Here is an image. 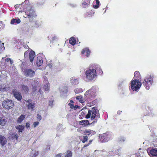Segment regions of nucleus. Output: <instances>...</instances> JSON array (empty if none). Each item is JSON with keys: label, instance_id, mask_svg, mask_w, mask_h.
<instances>
[{"label": "nucleus", "instance_id": "obj_28", "mask_svg": "<svg viewBox=\"0 0 157 157\" xmlns=\"http://www.w3.org/2000/svg\"><path fill=\"white\" fill-rule=\"evenodd\" d=\"M76 99L79 101V102L81 103H83L84 102V101L83 100L82 96L80 95L76 97Z\"/></svg>", "mask_w": 157, "mask_h": 157}, {"label": "nucleus", "instance_id": "obj_30", "mask_svg": "<svg viewBox=\"0 0 157 157\" xmlns=\"http://www.w3.org/2000/svg\"><path fill=\"white\" fill-rule=\"evenodd\" d=\"M21 87L22 88V89L25 92H28L29 90V89L28 87L25 85H21Z\"/></svg>", "mask_w": 157, "mask_h": 157}, {"label": "nucleus", "instance_id": "obj_21", "mask_svg": "<svg viewBox=\"0 0 157 157\" xmlns=\"http://www.w3.org/2000/svg\"><path fill=\"white\" fill-rule=\"evenodd\" d=\"M27 106L28 109H31L32 111H33L35 107V104L34 103L31 102L27 105Z\"/></svg>", "mask_w": 157, "mask_h": 157}, {"label": "nucleus", "instance_id": "obj_33", "mask_svg": "<svg viewBox=\"0 0 157 157\" xmlns=\"http://www.w3.org/2000/svg\"><path fill=\"white\" fill-rule=\"evenodd\" d=\"M72 153L71 151L68 150L67 151V154L65 156V157H72Z\"/></svg>", "mask_w": 157, "mask_h": 157}, {"label": "nucleus", "instance_id": "obj_7", "mask_svg": "<svg viewBox=\"0 0 157 157\" xmlns=\"http://www.w3.org/2000/svg\"><path fill=\"white\" fill-rule=\"evenodd\" d=\"M2 105L5 109H9L13 107L14 103L11 100L7 99L3 102Z\"/></svg>", "mask_w": 157, "mask_h": 157}, {"label": "nucleus", "instance_id": "obj_40", "mask_svg": "<svg viewBox=\"0 0 157 157\" xmlns=\"http://www.w3.org/2000/svg\"><path fill=\"white\" fill-rule=\"evenodd\" d=\"M30 124L29 123V122H28L26 123V125H25V126L27 128H28L30 127Z\"/></svg>", "mask_w": 157, "mask_h": 157}, {"label": "nucleus", "instance_id": "obj_27", "mask_svg": "<svg viewBox=\"0 0 157 157\" xmlns=\"http://www.w3.org/2000/svg\"><path fill=\"white\" fill-rule=\"evenodd\" d=\"M140 73L138 71H136L134 74V78H136V79H139L138 78H140Z\"/></svg>", "mask_w": 157, "mask_h": 157}, {"label": "nucleus", "instance_id": "obj_39", "mask_svg": "<svg viewBox=\"0 0 157 157\" xmlns=\"http://www.w3.org/2000/svg\"><path fill=\"white\" fill-rule=\"evenodd\" d=\"M68 105L70 106V108L71 109H73L74 108V105L73 104H71V103H69L68 104Z\"/></svg>", "mask_w": 157, "mask_h": 157}, {"label": "nucleus", "instance_id": "obj_26", "mask_svg": "<svg viewBox=\"0 0 157 157\" xmlns=\"http://www.w3.org/2000/svg\"><path fill=\"white\" fill-rule=\"evenodd\" d=\"M69 43L72 45H74L76 44V41L75 38L74 37L70 38L69 40Z\"/></svg>", "mask_w": 157, "mask_h": 157}, {"label": "nucleus", "instance_id": "obj_13", "mask_svg": "<svg viewBox=\"0 0 157 157\" xmlns=\"http://www.w3.org/2000/svg\"><path fill=\"white\" fill-rule=\"evenodd\" d=\"M7 142L6 138L2 135H0V144L3 147L6 144Z\"/></svg>", "mask_w": 157, "mask_h": 157}, {"label": "nucleus", "instance_id": "obj_22", "mask_svg": "<svg viewBox=\"0 0 157 157\" xmlns=\"http://www.w3.org/2000/svg\"><path fill=\"white\" fill-rule=\"evenodd\" d=\"M21 22L20 20L18 19L13 18L11 20L10 22L11 24H14L16 23L19 24Z\"/></svg>", "mask_w": 157, "mask_h": 157}, {"label": "nucleus", "instance_id": "obj_16", "mask_svg": "<svg viewBox=\"0 0 157 157\" xmlns=\"http://www.w3.org/2000/svg\"><path fill=\"white\" fill-rule=\"evenodd\" d=\"M70 81L71 84L72 85H76L79 82V79L78 78H75V77L71 78Z\"/></svg>", "mask_w": 157, "mask_h": 157}, {"label": "nucleus", "instance_id": "obj_53", "mask_svg": "<svg viewBox=\"0 0 157 157\" xmlns=\"http://www.w3.org/2000/svg\"><path fill=\"white\" fill-rule=\"evenodd\" d=\"M56 157H61V155L60 154H58L56 155Z\"/></svg>", "mask_w": 157, "mask_h": 157}, {"label": "nucleus", "instance_id": "obj_35", "mask_svg": "<svg viewBox=\"0 0 157 157\" xmlns=\"http://www.w3.org/2000/svg\"><path fill=\"white\" fill-rule=\"evenodd\" d=\"M88 138L87 136H83V140L82 141V142L83 143H85L86 141L87 140Z\"/></svg>", "mask_w": 157, "mask_h": 157}, {"label": "nucleus", "instance_id": "obj_6", "mask_svg": "<svg viewBox=\"0 0 157 157\" xmlns=\"http://www.w3.org/2000/svg\"><path fill=\"white\" fill-rule=\"evenodd\" d=\"M153 82V77L151 75L146 77L143 82V84L145 87L146 89H149L150 86Z\"/></svg>", "mask_w": 157, "mask_h": 157}, {"label": "nucleus", "instance_id": "obj_36", "mask_svg": "<svg viewBox=\"0 0 157 157\" xmlns=\"http://www.w3.org/2000/svg\"><path fill=\"white\" fill-rule=\"evenodd\" d=\"M39 122L38 121L35 122L33 124V126L34 127H36V126L38 125Z\"/></svg>", "mask_w": 157, "mask_h": 157}, {"label": "nucleus", "instance_id": "obj_5", "mask_svg": "<svg viewBox=\"0 0 157 157\" xmlns=\"http://www.w3.org/2000/svg\"><path fill=\"white\" fill-rule=\"evenodd\" d=\"M131 88L133 91H137L140 88L142 84L139 79H135L131 82Z\"/></svg>", "mask_w": 157, "mask_h": 157}, {"label": "nucleus", "instance_id": "obj_60", "mask_svg": "<svg viewBox=\"0 0 157 157\" xmlns=\"http://www.w3.org/2000/svg\"><path fill=\"white\" fill-rule=\"evenodd\" d=\"M87 101H88V100H87ZM89 101V100L88 101V102H90V101Z\"/></svg>", "mask_w": 157, "mask_h": 157}, {"label": "nucleus", "instance_id": "obj_18", "mask_svg": "<svg viewBox=\"0 0 157 157\" xmlns=\"http://www.w3.org/2000/svg\"><path fill=\"white\" fill-rule=\"evenodd\" d=\"M90 0H83V2L82 3V6L83 8H86L88 6L90 3Z\"/></svg>", "mask_w": 157, "mask_h": 157}, {"label": "nucleus", "instance_id": "obj_45", "mask_svg": "<svg viewBox=\"0 0 157 157\" xmlns=\"http://www.w3.org/2000/svg\"><path fill=\"white\" fill-rule=\"evenodd\" d=\"M35 26L36 28H38L39 27L38 24L37 22H35Z\"/></svg>", "mask_w": 157, "mask_h": 157}, {"label": "nucleus", "instance_id": "obj_17", "mask_svg": "<svg viewBox=\"0 0 157 157\" xmlns=\"http://www.w3.org/2000/svg\"><path fill=\"white\" fill-rule=\"evenodd\" d=\"M25 126L23 125H18L16 127V128L18 130L19 133L22 132Z\"/></svg>", "mask_w": 157, "mask_h": 157}, {"label": "nucleus", "instance_id": "obj_4", "mask_svg": "<svg viewBox=\"0 0 157 157\" xmlns=\"http://www.w3.org/2000/svg\"><path fill=\"white\" fill-rule=\"evenodd\" d=\"M111 134L108 132L99 135V138L101 143H105L108 142L112 138Z\"/></svg>", "mask_w": 157, "mask_h": 157}, {"label": "nucleus", "instance_id": "obj_61", "mask_svg": "<svg viewBox=\"0 0 157 157\" xmlns=\"http://www.w3.org/2000/svg\"><path fill=\"white\" fill-rule=\"evenodd\" d=\"M87 101H88V100H87ZM89 101V100L88 101V102H90V101Z\"/></svg>", "mask_w": 157, "mask_h": 157}, {"label": "nucleus", "instance_id": "obj_52", "mask_svg": "<svg viewBox=\"0 0 157 157\" xmlns=\"http://www.w3.org/2000/svg\"><path fill=\"white\" fill-rule=\"evenodd\" d=\"M9 61H10V63L11 64H12L13 63V61L12 60H11L10 59V60Z\"/></svg>", "mask_w": 157, "mask_h": 157}, {"label": "nucleus", "instance_id": "obj_2", "mask_svg": "<svg viewBox=\"0 0 157 157\" xmlns=\"http://www.w3.org/2000/svg\"><path fill=\"white\" fill-rule=\"evenodd\" d=\"M97 91V88L95 86H92L91 89L87 90L85 93L84 96L86 98L88 101L92 100L96 96Z\"/></svg>", "mask_w": 157, "mask_h": 157}, {"label": "nucleus", "instance_id": "obj_58", "mask_svg": "<svg viewBox=\"0 0 157 157\" xmlns=\"http://www.w3.org/2000/svg\"><path fill=\"white\" fill-rule=\"evenodd\" d=\"M55 38H56L55 37H53V38H52L53 40L54 39H55Z\"/></svg>", "mask_w": 157, "mask_h": 157}, {"label": "nucleus", "instance_id": "obj_47", "mask_svg": "<svg viewBox=\"0 0 157 157\" xmlns=\"http://www.w3.org/2000/svg\"><path fill=\"white\" fill-rule=\"evenodd\" d=\"M27 103H30L32 102V100L31 99H29L28 100L25 101Z\"/></svg>", "mask_w": 157, "mask_h": 157}, {"label": "nucleus", "instance_id": "obj_49", "mask_svg": "<svg viewBox=\"0 0 157 157\" xmlns=\"http://www.w3.org/2000/svg\"><path fill=\"white\" fill-rule=\"evenodd\" d=\"M85 113L83 111H82L81 113V115L83 116H84V115H85Z\"/></svg>", "mask_w": 157, "mask_h": 157}, {"label": "nucleus", "instance_id": "obj_44", "mask_svg": "<svg viewBox=\"0 0 157 157\" xmlns=\"http://www.w3.org/2000/svg\"><path fill=\"white\" fill-rule=\"evenodd\" d=\"M92 141H93V140H89V143L88 144L86 145H85V147L87 146L88 145H89L91 144V143L92 142Z\"/></svg>", "mask_w": 157, "mask_h": 157}, {"label": "nucleus", "instance_id": "obj_9", "mask_svg": "<svg viewBox=\"0 0 157 157\" xmlns=\"http://www.w3.org/2000/svg\"><path fill=\"white\" fill-rule=\"evenodd\" d=\"M23 72L24 75L26 77H33L35 74L34 71L30 69L27 68L25 69Z\"/></svg>", "mask_w": 157, "mask_h": 157}, {"label": "nucleus", "instance_id": "obj_1", "mask_svg": "<svg viewBox=\"0 0 157 157\" xmlns=\"http://www.w3.org/2000/svg\"><path fill=\"white\" fill-rule=\"evenodd\" d=\"M100 116L99 110L97 107L94 106L92 107L91 110L88 111V113L86 115L85 117L87 119L91 117V120L93 121L91 124H93L97 122Z\"/></svg>", "mask_w": 157, "mask_h": 157}, {"label": "nucleus", "instance_id": "obj_55", "mask_svg": "<svg viewBox=\"0 0 157 157\" xmlns=\"http://www.w3.org/2000/svg\"><path fill=\"white\" fill-rule=\"evenodd\" d=\"M48 66H49L50 67H52V64H50V63L48 64Z\"/></svg>", "mask_w": 157, "mask_h": 157}, {"label": "nucleus", "instance_id": "obj_41", "mask_svg": "<svg viewBox=\"0 0 157 157\" xmlns=\"http://www.w3.org/2000/svg\"><path fill=\"white\" fill-rule=\"evenodd\" d=\"M53 101H50L49 102V105L52 106L53 105Z\"/></svg>", "mask_w": 157, "mask_h": 157}, {"label": "nucleus", "instance_id": "obj_51", "mask_svg": "<svg viewBox=\"0 0 157 157\" xmlns=\"http://www.w3.org/2000/svg\"><path fill=\"white\" fill-rule=\"evenodd\" d=\"M10 60V58H7L5 59V61L8 62Z\"/></svg>", "mask_w": 157, "mask_h": 157}, {"label": "nucleus", "instance_id": "obj_8", "mask_svg": "<svg viewBox=\"0 0 157 157\" xmlns=\"http://www.w3.org/2000/svg\"><path fill=\"white\" fill-rule=\"evenodd\" d=\"M25 13L27 15V17L29 19H33L37 16L35 11L31 8L29 9L26 10Z\"/></svg>", "mask_w": 157, "mask_h": 157}, {"label": "nucleus", "instance_id": "obj_42", "mask_svg": "<svg viewBox=\"0 0 157 157\" xmlns=\"http://www.w3.org/2000/svg\"><path fill=\"white\" fill-rule=\"evenodd\" d=\"M24 3H25V4H27V5H28L29 4V0H25Z\"/></svg>", "mask_w": 157, "mask_h": 157}, {"label": "nucleus", "instance_id": "obj_19", "mask_svg": "<svg viewBox=\"0 0 157 157\" xmlns=\"http://www.w3.org/2000/svg\"><path fill=\"white\" fill-rule=\"evenodd\" d=\"M6 120L4 118L0 117V125L2 126H4L6 124Z\"/></svg>", "mask_w": 157, "mask_h": 157}, {"label": "nucleus", "instance_id": "obj_20", "mask_svg": "<svg viewBox=\"0 0 157 157\" xmlns=\"http://www.w3.org/2000/svg\"><path fill=\"white\" fill-rule=\"evenodd\" d=\"M80 125H87L90 124L89 121L88 120H82L79 122Z\"/></svg>", "mask_w": 157, "mask_h": 157}, {"label": "nucleus", "instance_id": "obj_57", "mask_svg": "<svg viewBox=\"0 0 157 157\" xmlns=\"http://www.w3.org/2000/svg\"><path fill=\"white\" fill-rule=\"evenodd\" d=\"M41 91V89H39V92H40Z\"/></svg>", "mask_w": 157, "mask_h": 157}, {"label": "nucleus", "instance_id": "obj_54", "mask_svg": "<svg viewBox=\"0 0 157 157\" xmlns=\"http://www.w3.org/2000/svg\"><path fill=\"white\" fill-rule=\"evenodd\" d=\"M70 103H71V104H72L73 103H74V101H73L72 100H70Z\"/></svg>", "mask_w": 157, "mask_h": 157}, {"label": "nucleus", "instance_id": "obj_15", "mask_svg": "<svg viewBox=\"0 0 157 157\" xmlns=\"http://www.w3.org/2000/svg\"><path fill=\"white\" fill-rule=\"evenodd\" d=\"M43 63L42 58L40 56H38L36 62V64L38 66H41Z\"/></svg>", "mask_w": 157, "mask_h": 157}, {"label": "nucleus", "instance_id": "obj_11", "mask_svg": "<svg viewBox=\"0 0 157 157\" xmlns=\"http://www.w3.org/2000/svg\"><path fill=\"white\" fill-rule=\"evenodd\" d=\"M84 133L86 135L91 136L92 135L95 134L96 133V132L95 131L89 129L85 130Z\"/></svg>", "mask_w": 157, "mask_h": 157}, {"label": "nucleus", "instance_id": "obj_3", "mask_svg": "<svg viewBox=\"0 0 157 157\" xmlns=\"http://www.w3.org/2000/svg\"><path fill=\"white\" fill-rule=\"evenodd\" d=\"M85 73L86 79L89 80H93L96 76V70L91 67H89Z\"/></svg>", "mask_w": 157, "mask_h": 157}, {"label": "nucleus", "instance_id": "obj_12", "mask_svg": "<svg viewBox=\"0 0 157 157\" xmlns=\"http://www.w3.org/2000/svg\"><path fill=\"white\" fill-rule=\"evenodd\" d=\"M85 53H86V56L88 57L90 55V51L89 49L88 48H84L81 52V53L82 54H84Z\"/></svg>", "mask_w": 157, "mask_h": 157}, {"label": "nucleus", "instance_id": "obj_23", "mask_svg": "<svg viewBox=\"0 0 157 157\" xmlns=\"http://www.w3.org/2000/svg\"><path fill=\"white\" fill-rule=\"evenodd\" d=\"M25 118V116L23 114H21L17 119V123H21L24 119Z\"/></svg>", "mask_w": 157, "mask_h": 157}, {"label": "nucleus", "instance_id": "obj_48", "mask_svg": "<svg viewBox=\"0 0 157 157\" xmlns=\"http://www.w3.org/2000/svg\"><path fill=\"white\" fill-rule=\"evenodd\" d=\"M79 107V106L77 105H75L74 107V109H75V110H76L77 108H78Z\"/></svg>", "mask_w": 157, "mask_h": 157}, {"label": "nucleus", "instance_id": "obj_10", "mask_svg": "<svg viewBox=\"0 0 157 157\" xmlns=\"http://www.w3.org/2000/svg\"><path fill=\"white\" fill-rule=\"evenodd\" d=\"M12 93L14 97L17 100L20 101L22 99V96L21 94L18 91H17L16 89H13L12 91Z\"/></svg>", "mask_w": 157, "mask_h": 157}, {"label": "nucleus", "instance_id": "obj_32", "mask_svg": "<svg viewBox=\"0 0 157 157\" xmlns=\"http://www.w3.org/2000/svg\"><path fill=\"white\" fill-rule=\"evenodd\" d=\"M74 91L75 93L76 94L81 93L83 91L82 89L80 88H76L75 89Z\"/></svg>", "mask_w": 157, "mask_h": 157}, {"label": "nucleus", "instance_id": "obj_37", "mask_svg": "<svg viewBox=\"0 0 157 157\" xmlns=\"http://www.w3.org/2000/svg\"><path fill=\"white\" fill-rule=\"evenodd\" d=\"M37 119L38 120L40 121L42 119V117L41 115H39V114H37Z\"/></svg>", "mask_w": 157, "mask_h": 157}, {"label": "nucleus", "instance_id": "obj_50", "mask_svg": "<svg viewBox=\"0 0 157 157\" xmlns=\"http://www.w3.org/2000/svg\"><path fill=\"white\" fill-rule=\"evenodd\" d=\"M154 144V146L155 147H157V141L155 142Z\"/></svg>", "mask_w": 157, "mask_h": 157}, {"label": "nucleus", "instance_id": "obj_59", "mask_svg": "<svg viewBox=\"0 0 157 157\" xmlns=\"http://www.w3.org/2000/svg\"><path fill=\"white\" fill-rule=\"evenodd\" d=\"M9 88H10V87H8V88H7V89H8V90H9Z\"/></svg>", "mask_w": 157, "mask_h": 157}, {"label": "nucleus", "instance_id": "obj_43", "mask_svg": "<svg viewBox=\"0 0 157 157\" xmlns=\"http://www.w3.org/2000/svg\"><path fill=\"white\" fill-rule=\"evenodd\" d=\"M98 71H99V74L100 75H101L103 73L102 70L101 69H99L98 70Z\"/></svg>", "mask_w": 157, "mask_h": 157}, {"label": "nucleus", "instance_id": "obj_38", "mask_svg": "<svg viewBox=\"0 0 157 157\" xmlns=\"http://www.w3.org/2000/svg\"><path fill=\"white\" fill-rule=\"evenodd\" d=\"M39 154L38 151L35 152L34 153V155L32 156V157H36Z\"/></svg>", "mask_w": 157, "mask_h": 157}, {"label": "nucleus", "instance_id": "obj_56", "mask_svg": "<svg viewBox=\"0 0 157 157\" xmlns=\"http://www.w3.org/2000/svg\"><path fill=\"white\" fill-rule=\"evenodd\" d=\"M15 8H17V5L15 6Z\"/></svg>", "mask_w": 157, "mask_h": 157}, {"label": "nucleus", "instance_id": "obj_46", "mask_svg": "<svg viewBox=\"0 0 157 157\" xmlns=\"http://www.w3.org/2000/svg\"><path fill=\"white\" fill-rule=\"evenodd\" d=\"M18 137V136L17 134H16L14 136V138H16L17 140V139Z\"/></svg>", "mask_w": 157, "mask_h": 157}, {"label": "nucleus", "instance_id": "obj_34", "mask_svg": "<svg viewBox=\"0 0 157 157\" xmlns=\"http://www.w3.org/2000/svg\"><path fill=\"white\" fill-rule=\"evenodd\" d=\"M29 52L28 51L25 52L24 53V56L25 58H28L29 55Z\"/></svg>", "mask_w": 157, "mask_h": 157}, {"label": "nucleus", "instance_id": "obj_14", "mask_svg": "<svg viewBox=\"0 0 157 157\" xmlns=\"http://www.w3.org/2000/svg\"><path fill=\"white\" fill-rule=\"evenodd\" d=\"M35 56V52L31 50L29 52V57L30 59V61L31 62H32L33 61L34 57Z\"/></svg>", "mask_w": 157, "mask_h": 157}, {"label": "nucleus", "instance_id": "obj_24", "mask_svg": "<svg viewBox=\"0 0 157 157\" xmlns=\"http://www.w3.org/2000/svg\"><path fill=\"white\" fill-rule=\"evenodd\" d=\"M7 90V88L5 84H0V91L2 92H4Z\"/></svg>", "mask_w": 157, "mask_h": 157}, {"label": "nucleus", "instance_id": "obj_25", "mask_svg": "<svg viewBox=\"0 0 157 157\" xmlns=\"http://www.w3.org/2000/svg\"><path fill=\"white\" fill-rule=\"evenodd\" d=\"M150 153L152 156H157V150L156 149H152L150 151Z\"/></svg>", "mask_w": 157, "mask_h": 157}, {"label": "nucleus", "instance_id": "obj_31", "mask_svg": "<svg viewBox=\"0 0 157 157\" xmlns=\"http://www.w3.org/2000/svg\"><path fill=\"white\" fill-rule=\"evenodd\" d=\"M44 88L45 91L48 92L49 89V83H48L44 85Z\"/></svg>", "mask_w": 157, "mask_h": 157}, {"label": "nucleus", "instance_id": "obj_29", "mask_svg": "<svg viewBox=\"0 0 157 157\" xmlns=\"http://www.w3.org/2000/svg\"><path fill=\"white\" fill-rule=\"evenodd\" d=\"M95 1L96 2V5H93V6L95 9H97L99 7L100 4L98 0H96Z\"/></svg>", "mask_w": 157, "mask_h": 157}]
</instances>
